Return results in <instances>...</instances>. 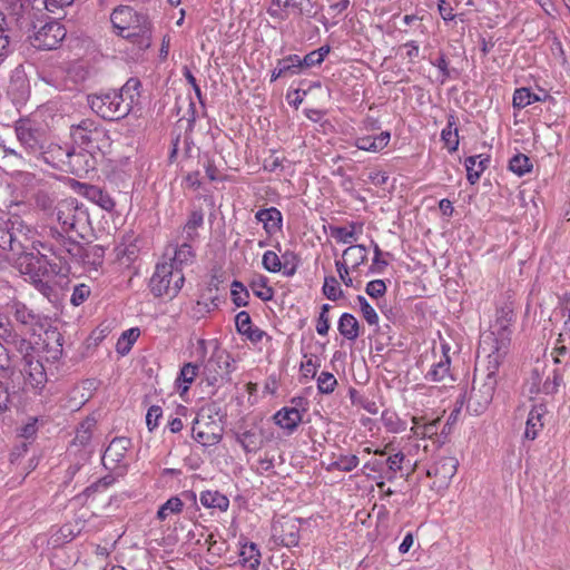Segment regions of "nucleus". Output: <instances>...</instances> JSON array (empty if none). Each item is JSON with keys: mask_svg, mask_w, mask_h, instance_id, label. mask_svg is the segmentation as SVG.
<instances>
[{"mask_svg": "<svg viewBox=\"0 0 570 570\" xmlns=\"http://www.w3.org/2000/svg\"><path fill=\"white\" fill-rule=\"evenodd\" d=\"M36 230L27 225L20 217L10 218L6 227H0V247L12 253L13 257L20 259V265L24 266V273L32 277H39L48 273L47 265L50 266L53 274L62 272L58 263H52L42 254L37 245L49 250V244L36 242Z\"/></svg>", "mask_w": 570, "mask_h": 570, "instance_id": "obj_1", "label": "nucleus"}, {"mask_svg": "<svg viewBox=\"0 0 570 570\" xmlns=\"http://www.w3.org/2000/svg\"><path fill=\"white\" fill-rule=\"evenodd\" d=\"M140 81L130 78L120 90H108L88 96V105L94 112L106 120H119L125 118L132 109L136 98L139 96Z\"/></svg>", "mask_w": 570, "mask_h": 570, "instance_id": "obj_2", "label": "nucleus"}, {"mask_svg": "<svg viewBox=\"0 0 570 570\" xmlns=\"http://www.w3.org/2000/svg\"><path fill=\"white\" fill-rule=\"evenodd\" d=\"M52 242L49 244V252L59 259L58 266L65 272H69L67 265L70 262L82 263L85 266L97 269L104 263L105 248L101 245L82 246L80 243L67 237L63 233L51 229Z\"/></svg>", "mask_w": 570, "mask_h": 570, "instance_id": "obj_3", "label": "nucleus"}, {"mask_svg": "<svg viewBox=\"0 0 570 570\" xmlns=\"http://www.w3.org/2000/svg\"><path fill=\"white\" fill-rule=\"evenodd\" d=\"M110 21L117 36L141 50L150 47L154 27L146 12L130 6H118L112 10Z\"/></svg>", "mask_w": 570, "mask_h": 570, "instance_id": "obj_4", "label": "nucleus"}, {"mask_svg": "<svg viewBox=\"0 0 570 570\" xmlns=\"http://www.w3.org/2000/svg\"><path fill=\"white\" fill-rule=\"evenodd\" d=\"M70 135L77 145L91 153L105 154L111 146L108 130L92 119H82L72 125Z\"/></svg>", "mask_w": 570, "mask_h": 570, "instance_id": "obj_5", "label": "nucleus"}, {"mask_svg": "<svg viewBox=\"0 0 570 570\" xmlns=\"http://www.w3.org/2000/svg\"><path fill=\"white\" fill-rule=\"evenodd\" d=\"M185 283L183 269L174 268L173 264L158 263L150 278L149 287L156 297L174 298Z\"/></svg>", "mask_w": 570, "mask_h": 570, "instance_id": "obj_6", "label": "nucleus"}, {"mask_svg": "<svg viewBox=\"0 0 570 570\" xmlns=\"http://www.w3.org/2000/svg\"><path fill=\"white\" fill-rule=\"evenodd\" d=\"M56 217L63 232L81 234L88 219L86 210L76 198H66L56 206Z\"/></svg>", "mask_w": 570, "mask_h": 570, "instance_id": "obj_7", "label": "nucleus"}, {"mask_svg": "<svg viewBox=\"0 0 570 570\" xmlns=\"http://www.w3.org/2000/svg\"><path fill=\"white\" fill-rule=\"evenodd\" d=\"M207 344L212 345L214 350L210 357L205 363V371L207 372L209 379L217 381L218 376L228 375L232 372V357L228 352L219 347V344L216 340L208 342L202 338L198 341V351L203 357L206 355Z\"/></svg>", "mask_w": 570, "mask_h": 570, "instance_id": "obj_8", "label": "nucleus"}, {"mask_svg": "<svg viewBox=\"0 0 570 570\" xmlns=\"http://www.w3.org/2000/svg\"><path fill=\"white\" fill-rule=\"evenodd\" d=\"M497 384L498 380H494L492 376L484 377L482 382L474 379L466 403L468 411L475 415L482 414L493 399Z\"/></svg>", "mask_w": 570, "mask_h": 570, "instance_id": "obj_9", "label": "nucleus"}, {"mask_svg": "<svg viewBox=\"0 0 570 570\" xmlns=\"http://www.w3.org/2000/svg\"><path fill=\"white\" fill-rule=\"evenodd\" d=\"M36 31L30 37V42L32 47L41 50H52L58 47V45L66 37L65 27L58 21L51 20L39 28L35 26Z\"/></svg>", "mask_w": 570, "mask_h": 570, "instance_id": "obj_10", "label": "nucleus"}, {"mask_svg": "<svg viewBox=\"0 0 570 570\" xmlns=\"http://www.w3.org/2000/svg\"><path fill=\"white\" fill-rule=\"evenodd\" d=\"M57 150L66 157L69 170L76 176L81 177L96 169L97 153H91L90 150L83 148H81L79 151H76L75 149L68 147H58Z\"/></svg>", "mask_w": 570, "mask_h": 570, "instance_id": "obj_11", "label": "nucleus"}, {"mask_svg": "<svg viewBox=\"0 0 570 570\" xmlns=\"http://www.w3.org/2000/svg\"><path fill=\"white\" fill-rule=\"evenodd\" d=\"M510 344H508L505 338L501 340V342L481 338L479 352L485 353L488 358L487 374L484 377L492 376L494 380H498L497 373L499 366L507 356Z\"/></svg>", "mask_w": 570, "mask_h": 570, "instance_id": "obj_12", "label": "nucleus"}, {"mask_svg": "<svg viewBox=\"0 0 570 570\" xmlns=\"http://www.w3.org/2000/svg\"><path fill=\"white\" fill-rule=\"evenodd\" d=\"M459 461L451 455L440 456L426 471V475L434 478L433 485L448 488L458 470Z\"/></svg>", "mask_w": 570, "mask_h": 570, "instance_id": "obj_13", "label": "nucleus"}, {"mask_svg": "<svg viewBox=\"0 0 570 570\" xmlns=\"http://www.w3.org/2000/svg\"><path fill=\"white\" fill-rule=\"evenodd\" d=\"M514 314L512 308L509 306L501 307L497 311V320L493 325V331L482 336V338L501 342L505 338L508 344L511 343V324L513 322Z\"/></svg>", "mask_w": 570, "mask_h": 570, "instance_id": "obj_14", "label": "nucleus"}, {"mask_svg": "<svg viewBox=\"0 0 570 570\" xmlns=\"http://www.w3.org/2000/svg\"><path fill=\"white\" fill-rule=\"evenodd\" d=\"M131 445V441L128 438H115L102 455V464L106 469L115 470L117 466L124 463L126 453Z\"/></svg>", "mask_w": 570, "mask_h": 570, "instance_id": "obj_15", "label": "nucleus"}, {"mask_svg": "<svg viewBox=\"0 0 570 570\" xmlns=\"http://www.w3.org/2000/svg\"><path fill=\"white\" fill-rule=\"evenodd\" d=\"M303 402L302 397H294L292 403L296 406L283 407L277 411L274 415V422L279 428L286 430L288 433H293L303 420L302 412L297 409Z\"/></svg>", "mask_w": 570, "mask_h": 570, "instance_id": "obj_16", "label": "nucleus"}, {"mask_svg": "<svg viewBox=\"0 0 570 570\" xmlns=\"http://www.w3.org/2000/svg\"><path fill=\"white\" fill-rule=\"evenodd\" d=\"M20 371L24 375L26 382L35 389L43 387L47 382L45 366L35 355L21 363Z\"/></svg>", "mask_w": 570, "mask_h": 570, "instance_id": "obj_17", "label": "nucleus"}, {"mask_svg": "<svg viewBox=\"0 0 570 570\" xmlns=\"http://www.w3.org/2000/svg\"><path fill=\"white\" fill-rule=\"evenodd\" d=\"M17 323L24 326L28 331H35L36 326H41V315L29 308L26 304L14 301L9 306Z\"/></svg>", "mask_w": 570, "mask_h": 570, "instance_id": "obj_18", "label": "nucleus"}, {"mask_svg": "<svg viewBox=\"0 0 570 570\" xmlns=\"http://www.w3.org/2000/svg\"><path fill=\"white\" fill-rule=\"evenodd\" d=\"M255 218L263 224V228L268 236L282 230L283 215L276 207L259 209L255 214Z\"/></svg>", "mask_w": 570, "mask_h": 570, "instance_id": "obj_19", "label": "nucleus"}, {"mask_svg": "<svg viewBox=\"0 0 570 570\" xmlns=\"http://www.w3.org/2000/svg\"><path fill=\"white\" fill-rule=\"evenodd\" d=\"M547 414V407L543 404L533 405L531 411L529 412L527 422H525V431L524 438L528 440H534L539 432L543 429V416Z\"/></svg>", "mask_w": 570, "mask_h": 570, "instance_id": "obj_20", "label": "nucleus"}, {"mask_svg": "<svg viewBox=\"0 0 570 570\" xmlns=\"http://www.w3.org/2000/svg\"><path fill=\"white\" fill-rule=\"evenodd\" d=\"M83 189V196L92 202L94 204L98 205L102 209L107 212H111L115 208V200L111 198V196L105 191L102 188L96 185H82Z\"/></svg>", "mask_w": 570, "mask_h": 570, "instance_id": "obj_21", "label": "nucleus"}, {"mask_svg": "<svg viewBox=\"0 0 570 570\" xmlns=\"http://www.w3.org/2000/svg\"><path fill=\"white\" fill-rule=\"evenodd\" d=\"M390 131H382L377 136H362L355 139L354 145L365 151L379 153L383 150L390 142Z\"/></svg>", "mask_w": 570, "mask_h": 570, "instance_id": "obj_22", "label": "nucleus"}, {"mask_svg": "<svg viewBox=\"0 0 570 570\" xmlns=\"http://www.w3.org/2000/svg\"><path fill=\"white\" fill-rule=\"evenodd\" d=\"M490 157L484 155L470 156L465 158L464 166L466 169V178L471 185L479 181L482 173L488 168Z\"/></svg>", "mask_w": 570, "mask_h": 570, "instance_id": "obj_23", "label": "nucleus"}, {"mask_svg": "<svg viewBox=\"0 0 570 570\" xmlns=\"http://www.w3.org/2000/svg\"><path fill=\"white\" fill-rule=\"evenodd\" d=\"M261 551L254 542H246L242 546L239 552V563L244 570H259Z\"/></svg>", "mask_w": 570, "mask_h": 570, "instance_id": "obj_24", "label": "nucleus"}, {"mask_svg": "<svg viewBox=\"0 0 570 570\" xmlns=\"http://www.w3.org/2000/svg\"><path fill=\"white\" fill-rule=\"evenodd\" d=\"M16 134L18 140L28 153L35 154L42 148L38 138V132L32 130L30 127H27L24 124H19L16 127Z\"/></svg>", "mask_w": 570, "mask_h": 570, "instance_id": "obj_25", "label": "nucleus"}, {"mask_svg": "<svg viewBox=\"0 0 570 570\" xmlns=\"http://www.w3.org/2000/svg\"><path fill=\"white\" fill-rule=\"evenodd\" d=\"M222 429L216 424H207L206 430H197L193 426V439L204 446H212L220 442Z\"/></svg>", "mask_w": 570, "mask_h": 570, "instance_id": "obj_26", "label": "nucleus"}, {"mask_svg": "<svg viewBox=\"0 0 570 570\" xmlns=\"http://www.w3.org/2000/svg\"><path fill=\"white\" fill-rule=\"evenodd\" d=\"M203 507L207 509H217L220 512H226L229 508V499L219 491H203L199 497Z\"/></svg>", "mask_w": 570, "mask_h": 570, "instance_id": "obj_27", "label": "nucleus"}, {"mask_svg": "<svg viewBox=\"0 0 570 570\" xmlns=\"http://www.w3.org/2000/svg\"><path fill=\"white\" fill-rule=\"evenodd\" d=\"M337 330L348 341H355L360 336V324L356 317L350 313H343L338 320Z\"/></svg>", "mask_w": 570, "mask_h": 570, "instance_id": "obj_28", "label": "nucleus"}, {"mask_svg": "<svg viewBox=\"0 0 570 570\" xmlns=\"http://www.w3.org/2000/svg\"><path fill=\"white\" fill-rule=\"evenodd\" d=\"M281 543L285 547H296L299 543V525L289 520L282 524L278 535Z\"/></svg>", "mask_w": 570, "mask_h": 570, "instance_id": "obj_29", "label": "nucleus"}, {"mask_svg": "<svg viewBox=\"0 0 570 570\" xmlns=\"http://www.w3.org/2000/svg\"><path fill=\"white\" fill-rule=\"evenodd\" d=\"M11 52V31L9 29L7 16L0 11V62H2Z\"/></svg>", "mask_w": 570, "mask_h": 570, "instance_id": "obj_30", "label": "nucleus"}, {"mask_svg": "<svg viewBox=\"0 0 570 570\" xmlns=\"http://www.w3.org/2000/svg\"><path fill=\"white\" fill-rule=\"evenodd\" d=\"M333 460L326 466L327 471H341V472H351L353 471L360 463L358 458L355 454L351 455H340L335 459V454L332 455Z\"/></svg>", "mask_w": 570, "mask_h": 570, "instance_id": "obj_31", "label": "nucleus"}, {"mask_svg": "<svg viewBox=\"0 0 570 570\" xmlns=\"http://www.w3.org/2000/svg\"><path fill=\"white\" fill-rule=\"evenodd\" d=\"M46 347L48 357L53 361L59 360L62 356L63 336L58 331H51L46 333Z\"/></svg>", "mask_w": 570, "mask_h": 570, "instance_id": "obj_32", "label": "nucleus"}, {"mask_svg": "<svg viewBox=\"0 0 570 570\" xmlns=\"http://www.w3.org/2000/svg\"><path fill=\"white\" fill-rule=\"evenodd\" d=\"M8 345H11L14 351L21 356V362L33 356L35 348L29 341L19 336L17 333L11 335L4 341Z\"/></svg>", "mask_w": 570, "mask_h": 570, "instance_id": "obj_33", "label": "nucleus"}, {"mask_svg": "<svg viewBox=\"0 0 570 570\" xmlns=\"http://www.w3.org/2000/svg\"><path fill=\"white\" fill-rule=\"evenodd\" d=\"M367 259V249L364 245H353L343 252V262H350L352 268H357Z\"/></svg>", "mask_w": 570, "mask_h": 570, "instance_id": "obj_34", "label": "nucleus"}, {"mask_svg": "<svg viewBox=\"0 0 570 570\" xmlns=\"http://www.w3.org/2000/svg\"><path fill=\"white\" fill-rule=\"evenodd\" d=\"M450 376V357L444 354L442 358L434 363L425 377L432 382H442Z\"/></svg>", "mask_w": 570, "mask_h": 570, "instance_id": "obj_35", "label": "nucleus"}, {"mask_svg": "<svg viewBox=\"0 0 570 570\" xmlns=\"http://www.w3.org/2000/svg\"><path fill=\"white\" fill-rule=\"evenodd\" d=\"M441 137L450 153H453L458 149L459 134L453 116L449 118L446 127L441 132Z\"/></svg>", "mask_w": 570, "mask_h": 570, "instance_id": "obj_36", "label": "nucleus"}, {"mask_svg": "<svg viewBox=\"0 0 570 570\" xmlns=\"http://www.w3.org/2000/svg\"><path fill=\"white\" fill-rule=\"evenodd\" d=\"M194 253L191 246L187 243L181 244L176 250L174 257L166 264H173L174 268H183L184 265L191 262Z\"/></svg>", "mask_w": 570, "mask_h": 570, "instance_id": "obj_37", "label": "nucleus"}, {"mask_svg": "<svg viewBox=\"0 0 570 570\" xmlns=\"http://www.w3.org/2000/svg\"><path fill=\"white\" fill-rule=\"evenodd\" d=\"M184 503L180 498L171 497L157 511V518L160 521L166 520L170 514H178L181 512Z\"/></svg>", "mask_w": 570, "mask_h": 570, "instance_id": "obj_38", "label": "nucleus"}, {"mask_svg": "<svg viewBox=\"0 0 570 570\" xmlns=\"http://www.w3.org/2000/svg\"><path fill=\"white\" fill-rule=\"evenodd\" d=\"M95 424L96 422L94 419H87L86 421H83L76 431L73 444L80 446H86L87 444H89Z\"/></svg>", "mask_w": 570, "mask_h": 570, "instance_id": "obj_39", "label": "nucleus"}, {"mask_svg": "<svg viewBox=\"0 0 570 570\" xmlns=\"http://www.w3.org/2000/svg\"><path fill=\"white\" fill-rule=\"evenodd\" d=\"M236 440L246 452H255L261 446L259 438L252 430L237 433Z\"/></svg>", "mask_w": 570, "mask_h": 570, "instance_id": "obj_40", "label": "nucleus"}, {"mask_svg": "<svg viewBox=\"0 0 570 570\" xmlns=\"http://www.w3.org/2000/svg\"><path fill=\"white\" fill-rule=\"evenodd\" d=\"M138 328H129L125 331L117 342V352L121 355H126L131 350L134 343L139 337Z\"/></svg>", "mask_w": 570, "mask_h": 570, "instance_id": "obj_41", "label": "nucleus"}, {"mask_svg": "<svg viewBox=\"0 0 570 570\" xmlns=\"http://www.w3.org/2000/svg\"><path fill=\"white\" fill-rule=\"evenodd\" d=\"M546 366L537 362V365L531 370L530 376L527 381L529 392L531 394L540 393L541 383L544 379Z\"/></svg>", "mask_w": 570, "mask_h": 570, "instance_id": "obj_42", "label": "nucleus"}, {"mask_svg": "<svg viewBox=\"0 0 570 570\" xmlns=\"http://www.w3.org/2000/svg\"><path fill=\"white\" fill-rule=\"evenodd\" d=\"M509 168L518 176H523L532 170V163L524 154H517L510 159Z\"/></svg>", "mask_w": 570, "mask_h": 570, "instance_id": "obj_43", "label": "nucleus"}, {"mask_svg": "<svg viewBox=\"0 0 570 570\" xmlns=\"http://www.w3.org/2000/svg\"><path fill=\"white\" fill-rule=\"evenodd\" d=\"M278 67L282 69L284 76H294L301 73V57L297 55H289L277 61Z\"/></svg>", "mask_w": 570, "mask_h": 570, "instance_id": "obj_44", "label": "nucleus"}, {"mask_svg": "<svg viewBox=\"0 0 570 570\" xmlns=\"http://www.w3.org/2000/svg\"><path fill=\"white\" fill-rule=\"evenodd\" d=\"M204 223V214L202 210L191 212L188 220L184 226V232L186 234V239H194L196 236V229L200 227Z\"/></svg>", "mask_w": 570, "mask_h": 570, "instance_id": "obj_45", "label": "nucleus"}, {"mask_svg": "<svg viewBox=\"0 0 570 570\" xmlns=\"http://www.w3.org/2000/svg\"><path fill=\"white\" fill-rule=\"evenodd\" d=\"M561 382H562V376L556 370H553L551 372V375L548 374L543 379V381L541 383L540 393H544L547 395L557 393Z\"/></svg>", "mask_w": 570, "mask_h": 570, "instance_id": "obj_46", "label": "nucleus"}, {"mask_svg": "<svg viewBox=\"0 0 570 570\" xmlns=\"http://www.w3.org/2000/svg\"><path fill=\"white\" fill-rule=\"evenodd\" d=\"M248 298H249V293L245 288V286L240 282L234 281L232 284V299H233L234 304L237 307L247 306Z\"/></svg>", "mask_w": 570, "mask_h": 570, "instance_id": "obj_47", "label": "nucleus"}, {"mask_svg": "<svg viewBox=\"0 0 570 570\" xmlns=\"http://www.w3.org/2000/svg\"><path fill=\"white\" fill-rule=\"evenodd\" d=\"M356 299H357V303L360 305V309L362 312V315H363L364 320L370 325L377 326L379 325V315L375 312V309L370 305V303L366 301V298L364 296L358 295L356 297Z\"/></svg>", "mask_w": 570, "mask_h": 570, "instance_id": "obj_48", "label": "nucleus"}, {"mask_svg": "<svg viewBox=\"0 0 570 570\" xmlns=\"http://www.w3.org/2000/svg\"><path fill=\"white\" fill-rule=\"evenodd\" d=\"M323 294L331 301H337L342 297L343 292L340 288L338 282L334 276L325 277L323 285Z\"/></svg>", "mask_w": 570, "mask_h": 570, "instance_id": "obj_49", "label": "nucleus"}, {"mask_svg": "<svg viewBox=\"0 0 570 570\" xmlns=\"http://www.w3.org/2000/svg\"><path fill=\"white\" fill-rule=\"evenodd\" d=\"M404 459H405V455L402 452H397L393 455H390L385 460V465L387 466L386 479L389 481H393L395 478V473L397 471L402 470V463H403Z\"/></svg>", "mask_w": 570, "mask_h": 570, "instance_id": "obj_50", "label": "nucleus"}, {"mask_svg": "<svg viewBox=\"0 0 570 570\" xmlns=\"http://www.w3.org/2000/svg\"><path fill=\"white\" fill-rule=\"evenodd\" d=\"M337 380L330 372H322L317 377V389L320 393L330 394L335 390Z\"/></svg>", "mask_w": 570, "mask_h": 570, "instance_id": "obj_51", "label": "nucleus"}, {"mask_svg": "<svg viewBox=\"0 0 570 570\" xmlns=\"http://www.w3.org/2000/svg\"><path fill=\"white\" fill-rule=\"evenodd\" d=\"M282 268L284 269V275L293 276L296 273L298 265V257L292 250H286L282 254Z\"/></svg>", "mask_w": 570, "mask_h": 570, "instance_id": "obj_52", "label": "nucleus"}, {"mask_svg": "<svg viewBox=\"0 0 570 570\" xmlns=\"http://www.w3.org/2000/svg\"><path fill=\"white\" fill-rule=\"evenodd\" d=\"M263 267L271 273H278L282 269L281 257L273 250H266L262 259Z\"/></svg>", "mask_w": 570, "mask_h": 570, "instance_id": "obj_53", "label": "nucleus"}, {"mask_svg": "<svg viewBox=\"0 0 570 570\" xmlns=\"http://www.w3.org/2000/svg\"><path fill=\"white\" fill-rule=\"evenodd\" d=\"M513 107L518 109H523L532 104L531 100V90L525 87H521L515 89L513 94L512 100Z\"/></svg>", "mask_w": 570, "mask_h": 570, "instance_id": "obj_54", "label": "nucleus"}, {"mask_svg": "<svg viewBox=\"0 0 570 570\" xmlns=\"http://www.w3.org/2000/svg\"><path fill=\"white\" fill-rule=\"evenodd\" d=\"M197 372L198 367L191 363H187L181 367L178 380H181L185 383L183 392L188 391L189 384H191L197 376Z\"/></svg>", "mask_w": 570, "mask_h": 570, "instance_id": "obj_55", "label": "nucleus"}, {"mask_svg": "<svg viewBox=\"0 0 570 570\" xmlns=\"http://www.w3.org/2000/svg\"><path fill=\"white\" fill-rule=\"evenodd\" d=\"M330 309H331V305H328V304H324L321 307V313H320V316H318L317 323H316V332L320 335H327V333H328L330 317L327 314H328Z\"/></svg>", "mask_w": 570, "mask_h": 570, "instance_id": "obj_56", "label": "nucleus"}, {"mask_svg": "<svg viewBox=\"0 0 570 570\" xmlns=\"http://www.w3.org/2000/svg\"><path fill=\"white\" fill-rule=\"evenodd\" d=\"M90 295V287L86 284H79L73 288L70 302L73 306L81 305Z\"/></svg>", "mask_w": 570, "mask_h": 570, "instance_id": "obj_57", "label": "nucleus"}, {"mask_svg": "<svg viewBox=\"0 0 570 570\" xmlns=\"http://www.w3.org/2000/svg\"><path fill=\"white\" fill-rule=\"evenodd\" d=\"M365 292L373 298L383 296L386 292V285L383 279H374L366 284Z\"/></svg>", "mask_w": 570, "mask_h": 570, "instance_id": "obj_58", "label": "nucleus"}, {"mask_svg": "<svg viewBox=\"0 0 570 570\" xmlns=\"http://www.w3.org/2000/svg\"><path fill=\"white\" fill-rule=\"evenodd\" d=\"M332 235L335 237L337 242L347 244L352 240H356V233L354 228L347 229L346 227H335L332 230Z\"/></svg>", "mask_w": 570, "mask_h": 570, "instance_id": "obj_59", "label": "nucleus"}, {"mask_svg": "<svg viewBox=\"0 0 570 570\" xmlns=\"http://www.w3.org/2000/svg\"><path fill=\"white\" fill-rule=\"evenodd\" d=\"M116 254L118 259H126V263H131L137 254L136 245H119L116 247Z\"/></svg>", "mask_w": 570, "mask_h": 570, "instance_id": "obj_60", "label": "nucleus"}, {"mask_svg": "<svg viewBox=\"0 0 570 570\" xmlns=\"http://www.w3.org/2000/svg\"><path fill=\"white\" fill-rule=\"evenodd\" d=\"M235 325L237 332L244 335L252 327L250 315L246 311L239 312L235 317Z\"/></svg>", "mask_w": 570, "mask_h": 570, "instance_id": "obj_61", "label": "nucleus"}, {"mask_svg": "<svg viewBox=\"0 0 570 570\" xmlns=\"http://www.w3.org/2000/svg\"><path fill=\"white\" fill-rule=\"evenodd\" d=\"M161 415H163V410L160 406L153 405L148 409L147 414H146V424H147L149 431H153L157 428L158 420L161 417Z\"/></svg>", "mask_w": 570, "mask_h": 570, "instance_id": "obj_62", "label": "nucleus"}, {"mask_svg": "<svg viewBox=\"0 0 570 570\" xmlns=\"http://www.w3.org/2000/svg\"><path fill=\"white\" fill-rule=\"evenodd\" d=\"M433 66H435L439 71L441 72L442 79L441 82L443 83L448 78L452 76V72L454 69L449 68V61L445 58V56L442 53L440 57L432 62Z\"/></svg>", "mask_w": 570, "mask_h": 570, "instance_id": "obj_63", "label": "nucleus"}, {"mask_svg": "<svg viewBox=\"0 0 570 570\" xmlns=\"http://www.w3.org/2000/svg\"><path fill=\"white\" fill-rule=\"evenodd\" d=\"M252 288L254 294L262 301H269L273 297L272 287L267 286L265 283H261L258 285L256 283H253Z\"/></svg>", "mask_w": 570, "mask_h": 570, "instance_id": "obj_64", "label": "nucleus"}]
</instances>
